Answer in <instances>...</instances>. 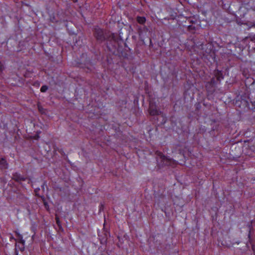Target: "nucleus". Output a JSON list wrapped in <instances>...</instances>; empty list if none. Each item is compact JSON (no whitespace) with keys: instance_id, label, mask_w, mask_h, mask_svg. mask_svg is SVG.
I'll list each match as a JSON object with an SVG mask.
<instances>
[{"instance_id":"f257e3e1","label":"nucleus","mask_w":255,"mask_h":255,"mask_svg":"<svg viewBox=\"0 0 255 255\" xmlns=\"http://www.w3.org/2000/svg\"><path fill=\"white\" fill-rule=\"evenodd\" d=\"M93 36L97 43L101 44L103 42L107 41V47L113 53L116 51H119L122 39L117 33H109L99 26H95L93 30Z\"/></svg>"},{"instance_id":"f03ea898","label":"nucleus","mask_w":255,"mask_h":255,"mask_svg":"<svg viewBox=\"0 0 255 255\" xmlns=\"http://www.w3.org/2000/svg\"><path fill=\"white\" fill-rule=\"evenodd\" d=\"M155 154L156 155L157 166L159 169L165 166H174L177 164L175 160L168 158L161 151L157 150L155 152Z\"/></svg>"},{"instance_id":"7ed1b4c3","label":"nucleus","mask_w":255,"mask_h":255,"mask_svg":"<svg viewBox=\"0 0 255 255\" xmlns=\"http://www.w3.org/2000/svg\"><path fill=\"white\" fill-rule=\"evenodd\" d=\"M248 226L249 230V232H248V241L247 242V243L246 244V246L248 248H249L248 244L250 243L252 246V250L253 253H254V254L255 255V246L254 244H253V239H252V237H251V232H252V230H253V226L251 224L248 225Z\"/></svg>"},{"instance_id":"20e7f679","label":"nucleus","mask_w":255,"mask_h":255,"mask_svg":"<svg viewBox=\"0 0 255 255\" xmlns=\"http://www.w3.org/2000/svg\"><path fill=\"white\" fill-rule=\"evenodd\" d=\"M28 199L23 194L21 193H17L16 197V202L17 205H22L27 204Z\"/></svg>"},{"instance_id":"39448f33","label":"nucleus","mask_w":255,"mask_h":255,"mask_svg":"<svg viewBox=\"0 0 255 255\" xmlns=\"http://www.w3.org/2000/svg\"><path fill=\"white\" fill-rule=\"evenodd\" d=\"M148 112L150 116L159 115L160 113L156 108V106L153 103H150L149 106Z\"/></svg>"},{"instance_id":"423d86ee","label":"nucleus","mask_w":255,"mask_h":255,"mask_svg":"<svg viewBox=\"0 0 255 255\" xmlns=\"http://www.w3.org/2000/svg\"><path fill=\"white\" fill-rule=\"evenodd\" d=\"M219 4L223 8V9L229 12H231L230 9L231 2L229 0H221L219 1Z\"/></svg>"},{"instance_id":"0eeeda50","label":"nucleus","mask_w":255,"mask_h":255,"mask_svg":"<svg viewBox=\"0 0 255 255\" xmlns=\"http://www.w3.org/2000/svg\"><path fill=\"white\" fill-rule=\"evenodd\" d=\"M12 179L15 182H19L20 181H25L26 178L18 172H15L12 174Z\"/></svg>"},{"instance_id":"6e6552de","label":"nucleus","mask_w":255,"mask_h":255,"mask_svg":"<svg viewBox=\"0 0 255 255\" xmlns=\"http://www.w3.org/2000/svg\"><path fill=\"white\" fill-rule=\"evenodd\" d=\"M8 167V163L5 157H0V169L3 170Z\"/></svg>"},{"instance_id":"1a4fd4ad","label":"nucleus","mask_w":255,"mask_h":255,"mask_svg":"<svg viewBox=\"0 0 255 255\" xmlns=\"http://www.w3.org/2000/svg\"><path fill=\"white\" fill-rule=\"evenodd\" d=\"M214 76L219 83H220L221 80L224 79V75L222 71L216 69L214 71Z\"/></svg>"},{"instance_id":"9d476101","label":"nucleus","mask_w":255,"mask_h":255,"mask_svg":"<svg viewBox=\"0 0 255 255\" xmlns=\"http://www.w3.org/2000/svg\"><path fill=\"white\" fill-rule=\"evenodd\" d=\"M243 88L245 89V92L244 94L241 95V98L243 100H244L246 102H248L247 100L249 99L250 98V91L246 86L243 87Z\"/></svg>"},{"instance_id":"9b49d317","label":"nucleus","mask_w":255,"mask_h":255,"mask_svg":"<svg viewBox=\"0 0 255 255\" xmlns=\"http://www.w3.org/2000/svg\"><path fill=\"white\" fill-rule=\"evenodd\" d=\"M199 25H193V24H190L187 27V31L191 33H195V31L198 29Z\"/></svg>"},{"instance_id":"f8f14e48","label":"nucleus","mask_w":255,"mask_h":255,"mask_svg":"<svg viewBox=\"0 0 255 255\" xmlns=\"http://www.w3.org/2000/svg\"><path fill=\"white\" fill-rule=\"evenodd\" d=\"M215 86L212 85L209 82H207L205 85V88L208 91V92H210L213 93L215 91L214 89Z\"/></svg>"},{"instance_id":"ddd939ff","label":"nucleus","mask_w":255,"mask_h":255,"mask_svg":"<svg viewBox=\"0 0 255 255\" xmlns=\"http://www.w3.org/2000/svg\"><path fill=\"white\" fill-rule=\"evenodd\" d=\"M103 232H104V235L103 236H101V237L102 238V240H105L107 241L108 239V238L110 236V232L108 231V229H106L105 227L103 228ZM99 236L100 237V235L99 234Z\"/></svg>"},{"instance_id":"4468645a","label":"nucleus","mask_w":255,"mask_h":255,"mask_svg":"<svg viewBox=\"0 0 255 255\" xmlns=\"http://www.w3.org/2000/svg\"><path fill=\"white\" fill-rule=\"evenodd\" d=\"M189 23L193 25H199L200 21L195 16L190 18L188 19Z\"/></svg>"},{"instance_id":"2eb2a0df","label":"nucleus","mask_w":255,"mask_h":255,"mask_svg":"<svg viewBox=\"0 0 255 255\" xmlns=\"http://www.w3.org/2000/svg\"><path fill=\"white\" fill-rule=\"evenodd\" d=\"M238 1L240 2H241V5L240 6V9H242V8H246L247 9L249 8V2L246 1H242L241 0H238Z\"/></svg>"},{"instance_id":"dca6fc26","label":"nucleus","mask_w":255,"mask_h":255,"mask_svg":"<svg viewBox=\"0 0 255 255\" xmlns=\"http://www.w3.org/2000/svg\"><path fill=\"white\" fill-rule=\"evenodd\" d=\"M14 233L17 237V241L19 243L25 244V241L23 239L22 235L20 234L17 231H14Z\"/></svg>"},{"instance_id":"f3484780","label":"nucleus","mask_w":255,"mask_h":255,"mask_svg":"<svg viewBox=\"0 0 255 255\" xmlns=\"http://www.w3.org/2000/svg\"><path fill=\"white\" fill-rule=\"evenodd\" d=\"M19 244H20V245H17V243L15 244V249H18L20 251L22 252L24 251V249H25V247H24L25 244H22V243H19Z\"/></svg>"},{"instance_id":"a211bd4d","label":"nucleus","mask_w":255,"mask_h":255,"mask_svg":"<svg viewBox=\"0 0 255 255\" xmlns=\"http://www.w3.org/2000/svg\"><path fill=\"white\" fill-rule=\"evenodd\" d=\"M136 21L139 24H143L145 22L146 19H145V17L144 16H138L136 17Z\"/></svg>"},{"instance_id":"6ab92c4d","label":"nucleus","mask_w":255,"mask_h":255,"mask_svg":"<svg viewBox=\"0 0 255 255\" xmlns=\"http://www.w3.org/2000/svg\"><path fill=\"white\" fill-rule=\"evenodd\" d=\"M208 82H209L211 84H212V85H214V86H216V84H217V82H218L217 80H215V77H213L210 81H209Z\"/></svg>"},{"instance_id":"aec40b11","label":"nucleus","mask_w":255,"mask_h":255,"mask_svg":"<svg viewBox=\"0 0 255 255\" xmlns=\"http://www.w3.org/2000/svg\"><path fill=\"white\" fill-rule=\"evenodd\" d=\"M55 220H56V224L58 225V226L59 227V228H61L62 227H61V222L60 221V219L57 215H56Z\"/></svg>"},{"instance_id":"412c9836","label":"nucleus","mask_w":255,"mask_h":255,"mask_svg":"<svg viewBox=\"0 0 255 255\" xmlns=\"http://www.w3.org/2000/svg\"><path fill=\"white\" fill-rule=\"evenodd\" d=\"M48 89V87L46 85H43L40 88V91L42 93H44L47 91V90Z\"/></svg>"},{"instance_id":"4be33fe9","label":"nucleus","mask_w":255,"mask_h":255,"mask_svg":"<svg viewBox=\"0 0 255 255\" xmlns=\"http://www.w3.org/2000/svg\"><path fill=\"white\" fill-rule=\"evenodd\" d=\"M4 66L2 64V63L0 61V75L2 73L3 70H4Z\"/></svg>"},{"instance_id":"5701e85b","label":"nucleus","mask_w":255,"mask_h":255,"mask_svg":"<svg viewBox=\"0 0 255 255\" xmlns=\"http://www.w3.org/2000/svg\"><path fill=\"white\" fill-rule=\"evenodd\" d=\"M33 86H34V87H39L40 85V82L38 81H35L33 83Z\"/></svg>"},{"instance_id":"b1692460","label":"nucleus","mask_w":255,"mask_h":255,"mask_svg":"<svg viewBox=\"0 0 255 255\" xmlns=\"http://www.w3.org/2000/svg\"><path fill=\"white\" fill-rule=\"evenodd\" d=\"M50 21L53 23L57 22L58 21V20L55 18L54 16L50 17Z\"/></svg>"},{"instance_id":"393cba45","label":"nucleus","mask_w":255,"mask_h":255,"mask_svg":"<svg viewBox=\"0 0 255 255\" xmlns=\"http://www.w3.org/2000/svg\"><path fill=\"white\" fill-rule=\"evenodd\" d=\"M104 209V205L102 203H101L100 207H99V212H101V211H103Z\"/></svg>"},{"instance_id":"a878e982","label":"nucleus","mask_w":255,"mask_h":255,"mask_svg":"<svg viewBox=\"0 0 255 255\" xmlns=\"http://www.w3.org/2000/svg\"><path fill=\"white\" fill-rule=\"evenodd\" d=\"M38 109L41 113L42 114L44 113L43 111L44 109L41 106L38 105Z\"/></svg>"},{"instance_id":"bb28decb","label":"nucleus","mask_w":255,"mask_h":255,"mask_svg":"<svg viewBox=\"0 0 255 255\" xmlns=\"http://www.w3.org/2000/svg\"><path fill=\"white\" fill-rule=\"evenodd\" d=\"M10 241H11L12 240L15 241L16 242H17V240L15 238H14L12 235H11V236L10 237Z\"/></svg>"},{"instance_id":"cd10ccee","label":"nucleus","mask_w":255,"mask_h":255,"mask_svg":"<svg viewBox=\"0 0 255 255\" xmlns=\"http://www.w3.org/2000/svg\"><path fill=\"white\" fill-rule=\"evenodd\" d=\"M44 205L46 208H47V207H48V204L47 202H44Z\"/></svg>"},{"instance_id":"c85d7f7f","label":"nucleus","mask_w":255,"mask_h":255,"mask_svg":"<svg viewBox=\"0 0 255 255\" xmlns=\"http://www.w3.org/2000/svg\"><path fill=\"white\" fill-rule=\"evenodd\" d=\"M58 151L61 154H63L64 153L63 150L61 149L60 150H58Z\"/></svg>"},{"instance_id":"c756f323","label":"nucleus","mask_w":255,"mask_h":255,"mask_svg":"<svg viewBox=\"0 0 255 255\" xmlns=\"http://www.w3.org/2000/svg\"><path fill=\"white\" fill-rule=\"evenodd\" d=\"M39 137V136L38 135H36L34 136V139H38Z\"/></svg>"},{"instance_id":"7c9ffc66","label":"nucleus","mask_w":255,"mask_h":255,"mask_svg":"<svg viewBox=\"0 0 255 255\" xmlns=\"http://www.w3.org/2000/svg\"><path fill=\"white\" fill-rule=\"evenodd\" d=\"M15 253L16 255H18V251H17V249H15Z\"/></svg>"},{"instance_id":"2f4dec72","label":"nucleus","mask_w":255,"mask_h":255,"mask_svg":"<svg viewBox=\"0 0 255 255\" xmlns=\"http://www.w3.org/2000/svg\"><path fill=\"white\" fill-rule=\"evenodd\" d=\"M252 40H255V34L254 35H253L252 37Z\"/></svg>"},{"instance_id":"473e14b6","label":"nucleus","mask_w":255,"mask_h":255,"mask_svg":"<svg viewBox=\"0 0 255 255\" xmlns=\"http://www.w3.org/2000/svg\"><path fill=\"white\" fill-rule=\"evenodd\" d=\"M39 190H40L39 188H37V189H35V192L36 193L37 191H39Z\"/></svg>"},{"instance_id":"72a5a7b5","label":"nucleus","mask_w":255,"mask_h":255,"mask_svg":"<svg viewBox=\"0 0 255 255\" xmlns=\"http://www.w3.org/2000/svg\"><path fill=\"white\" fill-rule=\"evenodd\" d=\"M200 107V104H198V105H197V107H196V108H197V109H199Z\"/></svg>"},{"instance_id":"f704fd0d","label":"nucleus","mask_w":255,"mask_h":255,"mask_svg":"<svg viewBox=\"0 0 255 255\" xmlns=\"http://www.w3.org/2000/svg\"><path fill=\"white\" fill-rule=\"evenodd\" d=\"M255 27V23L252 24L250 27L251 28V27Z\"/></svg>"},{"instance_id":"c9c22d12","label":"nucleus","mask_w":255,"mask_h":255,"mask_svg":"<svg viewBox=\"0 0 255 255\" xmlns=\"http://www.w3.org/2000/svg\"><path fill=\"white\" fill-rule=\"evenodd\" d=\"M44 184H45V182L43 183V185H42V186H41V187H42L43 189L44 188Z\"/></svg>"},{"instance_id":"e433bc0d","label":"nucleus","mask_w":255,"mask_h":255,"mask_svg":"<svg viewBox=\"0 0 255 255\" xmlns=\"http://www.w3.org/2000/svg\"><path fill=\"white\" fill-rule=\"evenodd\" d=\"M254 50H255V48H254Z\"/></svg>"}]
</instances>
